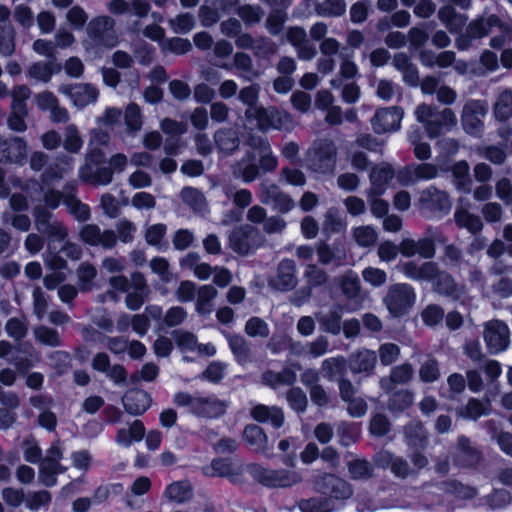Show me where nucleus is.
Segmentation results:
<instances>
[{"instance_id": "obj_19", "label": "nucleus", "mask_w": 512, "mask_h": 512, "mask_svg": "<svg viewBox=\"0 0 512 512\" xmlns=\"http://www.w3.org/2000/svg\"><path fill=\"white\" fill-rule=\"evenodd\" d=\"M298 283L296 264L292 259H282L273 276L268 279L270 288L276 291L287 292L293 290Z\"/></svg>"}, {"instance_id": "obj_41", "label": "nucleus", "mask_w": 512, "mask_h": 512, "mask_svg": "<svg viewBox=\"0 0 512 512\" xmlns=\"http://www.w3.org/2000/svg\"><path fill=\"white\" fill-rule=\"evenodd\" d=\"M232 0H205L199 8L198 17L203 27H211L220 19L219 9H225Z\"/></svg>"}, {"instance_id": "obj_13", "label": "nucleus", "mask_w": 512, "mask_h": 512, "mask_svg": "<svg viewBox=\"0 0 512 512\" xmlns=\"http://www.w3.org/2000/svg\"><path fill=\"white\" fill-rule=\"evenodd\" d=\"M418 205L420 211L428 216H441L449 213L452 202L446 191L429 186L420 192Z\"/></svg>"}, {"instance_id": "obj_30", "label": "nucleus", "mask_w": 512, "mask_h": 512, "mask_svg": "<svg viewBox=\"0 0 512 512\" xmlns=\"http://www.w3.org/2000/svg\"><path fill=\"white\" fill-rule=\"evenodd\" d=\"M379 466L389 468L391 473L400 479H406L415 475V470L402 456L395 455L390 451H382L377 455L376 459Z\"/></svg>"}, {"instance_id": "obj_28", "label": "nucleus", "mask_w": 512, "mask_h": 512, "mask_svg": "<svg viewBox=\"0 0 512 512\" xmlns=\"http://www.w3.org/2000/svg\"><path fill=\"white\" fill-rule=\"evenodd\" d=\"M432 240L427 235L418 240L405 238L399 244L400 253L408 258L419 255L424 259H432L436 254V247Z\"/></svg>"}, {"instance_id": "obj_45", "label": "nucleus", "mask_w": 512, "mask_h": 512, "mask_svg": "<svg viewBox=\"0 0 512 512\" xmlns=\"http://www.w3.org/2000/svg\"><path fill=\"white\" fill-rule=\"evenodd\" d=\"M61 70V65L56 60H49L47 62L39 61L29 66L27 69V76L39 81L47 83L51 80L52 76Z\"/></svg>"}, {"instance_id": "obj_53", "label": "nucleus", "mask_w": 512, "mask_h": 512, "mask_svg": "<svg viewBox=\"0 0 512 512\" xmlns=\"http://www.w3.org/2000/svg\"><path fill=\"white\" fill-rule=\"evenodd\" d=\"M347 367V360L343 356L330 357L322 361L321 372L325 379L333 381L338 376L344 377Z\"/></svg>"}, {"instance_id": "obj_36", "label": "nucleus", "mask_w": 512, "mask_h": 512, "mask_svg": "<svg viewBox=\"0 0 512 512\" xmlns=\"http://www.w3.org/2000/svg\"><path fill=\"white\" fill-rule=\"evenodd\" d=\"M250 416L257 422L270 423L274 428L278 429L284 424V413L277 406H267L257 404L250 410Z\"/></svg>"}, {"instance_id": "obj_15", "label": "nucleus", "mask_w": 512, "mask_h": 512, "mask_svg": "<svg viewBox=\"0 0 512 512\" xmlns=\"http://www.w3.org/2000/svg\"><path fill=\"white\" fill-rule=\"evenodd\" d=\"M488 112V106L485 101L471 99L468 100L461 112V124L464 131L472 136H481L484 130L483 118Z\"/></svg>"}, {"instance_id": "obj_11", "label": "nucleus", "mask_w": 512, "mask_h": 512, "mask_svg": "<svg viewBox=\"0 0 512 512\" xmlns=\"http://www.w3.org/2000/svg\"><path fill=\"white\" fill-rule=\"evenodd\" d=\"M246 118H255L260 131L266 132L270 129H288L292 124L291 116L275 107L265 108L259 106L257 109H246Z\"/></svg>"}, {"instance_id": "obj_17", "label": "nucleus", "mask_w": 512, "mask_h": 512, "mask_svg": "<svg viewBox=\"0 0 512 512\" xmlns=\"http://www.w3.org/2000/svg\"><path fill=\"white\" fill-rule=\"evenodd\" d=\"M114 25L115 22L111 17L100 16L89 22L87 33L95 44L112 48L118 42Z\"/></svg>"}, {"instance_id": "obj_46", "label": "nucleus", "mask_w": 512, "mask_h": 512, "mask_svg": "<svg viewBox=\"0 0 512 512\" xmlns=\"http://www.w3.org/2000/svg\"><path fill=\"white\" fill-rule=\"evenodd\" d=\"M233 63L238 71L239 77L246 82H252L258 79L261 75V73L255 69L253 60L247 53H235Z\"/></svg>"}, {"instance_id": "obj_4", "label": "nucleus", "mask_w": 512, "mask_h": 512, "mask_svg": "<svg viewBox=\"0 0 512 512\" xmlns=\"http://www.w3.org/2000/svg\"><path fill=\"white\" fill-rule=\"evenodd\" d=\"M177 406L188 407L189 411L197 417L214 419L225 414L228 403L219 399L216 395H194L187 392H178L174 396Z\"/></svg>"}, {"instance_id": "obj_35", "label": "nucleus", "mask_w": 512, "mask_h": 512, "mask_svg": "<svg viewBox=\"0 0 512 512\" xmlns=\"http://www.w3.org/2000/svg\"><path fill=\"white\" fill-rule=\"evenodd\" d=\"M404 442L408 448H426L429 435L423 423L412 420L403 427Z\"/></svg>"}, {"instance_id": "obj_49", "label": "nucleus", "mask_w": 512, "mask_h": 512, "mask_svg": "<svg viewBox=\"0 0 512 512\" xmlns=\"http://www.w3.org/2000/svg\"><path fill=\"white\" fill-rule=\"evenodd\" d=\"M318 262L322 265L334 264L342 266L346 260V253L343 250L332 248L326 242H320L316 247Z\"/></svg>"}, {"instance_id": "obj_22", "label": "nucleus", "mask_w": 512, "mask_h": 512, "mask_svg": "<svg viewBox=\"0 0 512 512\" xmlns=\"http://www.w3.org/2000/svg\"><path fill=\"white\" fill-rule=\"evenodd\" d=\"M439 174L438 167L432 163L410 164L400 169L396 178L401 185L408 186L419 181L435 179Z\"/></svg>"}, {"instance_id": "obj_63", "label": "nucleus", "mask_w": 512, "mask_h": 512, "mask_svg": "<svg viewBox=\"0 0 512 512\" xmlns=\"http://www.w3.org/2000/svg\"><path fill=\"white\" fill-rule=\"evenodd\" d=\"M84 141L78 127L75 124H69L64 130L63 148L72 154H78Z\"/></svg>"}, {"instance_id": "obj_1", "label": "nucleus", "mask_w": 512, "mask_h": 512, "mask_svg": "<svg viewBox=\"0 0 512 512\" xmlns=\"http://www.w3.org/2000/svg\"><path fill=\"white\" fill-rule=\"evenodd\" d=\"M496 28L499 34L490 39L489 45L493 49L501 50L508 39L512 38V24L502 20L497 14L482 15L468 23L465 31L455 40L456 47L465 51L473 45V41L487 37Z\"/></svg>"}, {"instance_id": "obj_25", "label": "nucleus", "mask_w": 512, "mask_h": 512, "mask_svg": "<svg viewBox=\"0 0 512 512\" xmlns=\"http://www.w3.org/2000/svg\"><path fill=\"white\" fill-rule=\"evenodd\" d=\"M81 241L90 246H101L103 249H113L117 244L116 233L113 230H101L96 224H86L79 231Z\"/></svg>"}, {"instance_id": "obj_20", "label": "nucleus", "mask_w": 512, "mask_h": 512, "mask_svg": "<svg viewBox=\"0 0 512 512\" xmlns=\"http://www.w3.org/2000/svg\"><path fill=\"white\" fill-rule=\"evenodd\" d=\"M452 460L459 467L473 468L482 461V452L468 437L461 435L452 452Z\"/></svg>"}, {"instance_id": "obj_14", "label": "nucleus", "mask_w": 512, "mask_h": 512, "mask_svg": "<svg viewBox=\"0 0 512 512\" xmlns=\"http://www.w3.org/2000/svg\"><path fill=\"white\" fill-rule=\"evenodd\" d=\"M258 198L262 204L272 206L273 210L282 214L288 213L295 207L292 197L267 179L259 184Z\"/></svg>"}, {"instance_id": "obj_61", "label": "nucleus", "mask_w": 512, "mask_h": 512, "mask_svg": "<svg viewBox=\"0 0 512 512\" xmlns=\"http://www.w3.org/2000/svg\"><path fill=\"white\" fill-rule=\"evenodd\" d=\"M165 496L174 502L183 503L192 498V487L187 481L174 482L167 486Z\"/></svg>"}, {"instance_id": "obj_59", "label": "nucleus", "mask_w": 512, "mask_h": 512, "mask_svg": "<svg viewBox=\"0 0 512 512\" xmlns=\"http://www.w3.org/2000/svg\"><path fill=\"white\" fill-rule=\"evenodd\" d=\"M33 335L36 342H38L41 345L53 348L62 345V338L60 336V333L52 327L46 325H38L34 327Z\"/></svg>"}, {"instance_id": "obj_34", "label": "nucleus", "mask_w": 512, "mask_h": 512, "mask_svg": "<svg viewBox=\"0 0 512 512\" xmlns=\"http://www.w3.org/2000/svg\"><path fill=\"white\" fill-rule=\"evenodd\" d=\"M343 312V305L335 303L327 312H316L315 318L322 331L332 335H338L341 331Z\"/></svg>"}, {"instance_id": "obj_51", "label": "nucleus", "mask_w": 512, "mask_h": 512, "mask_svg": "<svg viewBox=\"0 0 512 512\" xmlns=\"http://www.w3.org/2000/svg\"><path fill=\"white\" fill-rule=\"evenodd\" d=\"M338 283L343 295L348 300L360 298L361 282L358 275L353 270H347L338 278Z\"/></svg>"}, {"instance_id": "obj_21", "label": "nucleus", "mask_w": 512, "mask_h": 512, "mask_svg": "<svg viewBox=\"0 0 512 512\" xmlns=\"http://www.w3.org/2000/svg\"><path fill=\"white\" fill-rule=\"evenodd\" d=\"M286 40L295 49L297 58L311 61L317 55L316 46L310 42L306 30L301 26H289L286 29Z\"/></svg>"}, {"instance_id": "obj_27", "label": "nucleus", "mask_w": 512, "mask_h": 512, "mask_svg": "<svg viewBox=\"0 0 512 512\" xmlns=\"http://www.w3.org/2000/svg\"><path fill=\"white\" fill-rule=\"evenodd\" d=\"M58 91L68 96L79 108L94 103L99 95L98 90L88 83L61 85Z\"/></svg>"}, {"instance_id": "obj_52", "label": "nucleus", "mask_w": 512, "mask_h": 512, "mask_svg": "<svg viewBox=\"0 0 512 512\" xmlns=\"http://www.w3.org/2000/svg\"><path fill=\"white\" fill-rule=\"evenodd\" d=\"M440 261L448 269L459 270L465 263L462 248L454 243L446 244L442 249Z\"/></svg>"}, {"instance_id": "obj_8", "label": "nucleus", "mask_w": 512, "mask_h": 512, "mask_svg": "<svg viewBox=\"0 0 512 512\" xmlns=\"http://www.w3.org/2000/svg\"><path fill=\"white\" fill-rule=\"evenodd\" d=\"M416 293L408 283H395L388 287L383 303L393 317H402L414 306Z\"/></svg>"}, {"instance_id": "obj_54", "label": "nucleus", "mask_w": 512, "mask_h": 512, "mask_svg": "<svg viewBox=\"0 0 512 512\" xmlns=\"http://www.w3.org/2000/svg\"><path fill=\"white\" fill-rule=\"evenodd\" d=\"M454 220L459 228H465L472 234H477L483 229L481 218L464 208L455 210Z\"/></svg>"}, {"instance_id": "obj_60", "label": "nucleus", "mask_w": 512, "mask_h": 512, "mask_svg": "<svg viewBox=\"0 0 512 512\" xmlns=\"http://www.w3.org/2000/svg\"><path fill=\"white\" fill-rule=\"evenodd\" d=\"M413 400L414 394L410 390H397L389 397L387 408L392 413H401L412 405Z\"/></svg>"}, {"instance_id": "obj_47", "label": "nucleus", "mask_w": 512, "mask_h": 512, "mask_svg": "<svg viewBox=\"0 0 512 512\" xmlns=\"http://www.w3.org/2000/svg\"><path fill=\"white\" fill-rule=\"evenodd\" d=\"M453 184L457 190L469 194L472 191L470 167L466 161L456 162L452 166Z\"/></svg>"}, {"instance_id": "obj_43", "label": "nucleus", "mask_w": 512, "mask_h": 512, "mask_svg": "<svg viewBox=\"0 0 512 512\" xmlns=\"http://www.w3.org/2000/svg\"><path fill=\"white\" fill-rule=\"evenodd\" d=\"M38 479L46 487H53L57 484V475L65 473L67 468L58 461L44 459L38 463Z\"/></svg>"}, {"instance_id": "obj_42", "label": "nucleus", "mask_w": 512, "mask_h": 512, "mask_svg": "<svg viewBox=\"0 0 512 512\" xmlns=\"http://www.w3.org/2000/svg\"><path fill=\"white\" fill-rule=\"evenodd\" d=\"M229 344L236 361L240 365H247L252 362V350L250 343L239 334H226Z\"/></svg>"}, {"instance_id": "obj_2", "label": "nucleus", "mask_w": 512, "mask_h": 512, "mask_svg": "<svg viewBox=\"0 0 512 512\" xmlns=\"http://www.w3.org/2000/svg\"><path fill=\"white\" fill-rule=\"evenodd\" d=\"M414 115L430 139L451 131L457 126V117L450 108L439 109L437 106L426 103L419 104Z\"/></svg>"}, {"instance_id": "obj_33", "label": "nucleus", "mask_w": 512, "mask_h": 512, "mask_svg": "<svg viewBox=\"0 0 512 512\" xmlns=\"http://www.w3.org/2000/svg\"><path fill=\"white\" fill-rule=\"evenodd\" d=\"M414 375V369L410 363H403L393 367L389 376L380 378L379 385L381 389L389 393L397 385H405L411 381Z\"/></svg>"}, {"instance_id": "obj_6", "label": "nucleus", "mask_w": 512, "mask_h": 512, "mask_svg": "<svg viewBox=\"0 0 512 512\" xmlns=\"http://www.w3.org/2000/svg\"><path fill=\"white\" fill-rule=\"evenodd\" d=\"M105 160L103 151L92 150L84 155L83 164L79 167L78 178L94 186H105L111 183V169L101 166Z\"/></svg>"}, {"instance_id": "obj_26", "label": "nucleus", "mask_w": 512, "mask_h": 512, "mask_svg": "<svg viewBox=\"0 0 512 512\" xmlns=\"http://www.w3.org/2000/svg\"><path fill=\"white\" fill-rule=\"evenodd\" d=\"M27 157V143L20 137L3 138L0 135V163L23 164Z\"/></svg>"}, {"instance_id": "obj_55", "label": "nucleus", "mask_w": 512, "mask_h": 512, "mask_svg": "<svg viewBox=\"0 0 512 512\" xmlns=\"http://www.w3.org/2000/svg\"><path fill=\"white\" fill-rule=\"evenodd\" d=\"M218 291L212 285H203L197 291L196 311L200 315H208L213 311V300L217 297Z\"/></svg>"}, {"instance_id": "obj_23", "label": "nucleus", "mask_w": 512, "mask_h": 512, "mask_svg": "<svg viewBox=\"0 0 512 512\" xmlns=\"http://www.w3.org/2000/svg\"><path fill=\"white\" fill-rule=\"evenodd\" d=\"M346 360L352 374L369 377L375 372L377 354L373 350L360 348L350 353Z\"/></svg>"}, {"instance_id": "obj_38", "label": "nucleus", "mask_w": 512, "mask_h": 512, "mask_svg": "<svg viewBox=\"0 0 512 512\" xmlns=\"http://www.w3.org/2000/svg\"><path fill=\"white\" fill-rule=\"evenodd\" d=\"M296 379V373L291 368L285 367L280 372L267 369L261 374L260 383L276 390L280 386H292Z\"/></svg>"}, {"instance_id": "obj_48", "label": "nucleus", "mask_w": 512, "mask_h": 512, "mask_svg": "<svg viewBox=\"0 0 512 512\" xmlns=\"http://www.w3.org/2000/svg\"><path fill=\"white\" fill-rule=\"evenodd\" d=\"M493 114L497 121L506 122L512 117V90L507 88L499 92L493 104Z\"/></svg>"}, {"instance_id": "obj_39", "label": "nucleus", "mask_w": 512, "mask_h": 512, "mask_svg": "<svg viewBox=\"0 0 512 512\" xmlns=\"http://www.w3.org/2000/svg\"><path fill=\"white\" fill-rule=\"evenodd\" d=\"M213 138L218 151L225 155H232L240 146L237 131L229 127L216 130Z\"/></svg>"}, {"instance_id": "obj_24", "label": "nucleus", "mask_w": 512, "mask_h": 512, "mask_svg": "<svg viewBox=\"0 0 512 512\" xmlns=\"http://www.w3.org/2000/svg\"><path fill=\"white\" fill-rule=\"evenodd\" d=\"M431 282L435 292L452 300H459L466 294V286L458 283L451 273L440 269L439 266Z\"/></svg>"}, {"instance_id": "obj_44", "label": "nucleus", "mask_w": 512, "mask_h": 512, "mask_svg": "<svg viewBox=\"0 0 512 512\" xmlns=\"http://www.w3.org/2000/svg\"><path fill=\"white\" fill-rule=\"evenodd\" d=\"M243 439L254 452L265 453L268 449V437L264 430L256 424H249L244 428Z\"/></svg>"}, {"instance_id": "obj_9", "label": "nucleus", "mask_w": 512, "mask_h": 512, "mask_svg": "<svg viewBox=\"0 0 512 512\" xmlns=\"http://www.w3.org/2000/svg\"><path fill=\"white\" fill-rule=\"evenodd\" d=\"M34 224L37 231L49 241L63 242L69 235L66 225L55 219L53 214L42 205L33 209Z\"/></svg>"}, {"instance_id": "obj_31", "label": "nucleus", "mask_w": 512, "mask_h": 512, "mask_svg": "<svg viewBox=\"0 0 512 512\" xmlns=\"http://www.w3.org/2000/svg\"><path fill=\"white\" fill-rule=\"evenodd\" d=\"M232 176L244 183H251L260 176V167L255 162V154L247 151L245 155L230 166Z\"/></svg>"}, {"instance_id": "obj_29", "label": "nucleus", "mask_w": 512, "mask_h": 512, "mask_svg": "<svg viewBox=\"0 0 512 512\" xmlns=\"http://www.w3.org/2000/svg\"><path fill=\"white\" fill-rule=\"evenodd\" d=\"M437 266L438 264L434 261L418 263L417 261L409 260L399 264L398 269L409 279L420 282H431L437 271Z\"/></svg>"}, {"instance_id": "obj_58", "label": "nucleus", "mask_w": 512, "mask_h": 512, "mask_svg": "<svg viewBox=\"0 0 512 512\" xmlns=\"http://www.w3.org/2000/svg\"><path fill=\"white\" fill-rule=\"evenodd\" d=\"M489 412L490 402L487 400L486 403H483L475 398L469 399L465 406L457 410L458 416L469 420H477L482 415L489 414Z\"/></svg>"}, {"instance_id": "obj_56", "label": "nucleus", "mask_w": 512, "mask_h": 512, "mask_svg": "<svg viewBox=\"0 0 512 512\" xmlns=\"http://www.w3.org/2000/svg\"><path fill=\"white\" fill-rule=\"evenodd\" d=\"M77 284L81 292H90L94 288V280L97 277V269L90 262H82L77 270Z\"/></svg>"}, {"instance_id": "obj_5", "label": "nucleus", "mask_w": 512, "mask_h": 512, "mask_svg": "<svg viewBox=\"0 0 512 512\" xmlns=\"http://www.w3.org/2000/svg\"><path fill=\"white\" fill-rule=\"evenodd\" d=\"M435 491H442L453 495L460 500H471L478 494L477 489L473 486L465 485L458 480L450 479L439 482L437 484H425L423 486V494L421 496L424 508L431 510L435 504H439L441 499L439 496L430 500V496L435 495Z\"/></svg>"}, {"instance_id": "obj_62", "label": "nucleus", "mask_w": 512, "mask_h": 512, "mask_svg": "<svg viewBox=\"0 0 512 512\" xmlns=\"http://www.w3.org/2000/svg\"><path fill=\"white\" fill-rule=\"evenodd\" d=\"M349 476L353 480H368L373 476L374 468L366 459L356 458L347 462Z\"/></svg>"}, {"instance_id": "obj_64", "label": "nucleus", "mask_w": 512, "mask_h": 512, "mask_svg": "<svg viewBox=\"0 0 512 512\" xmlns=\"http://www.w3.org/2000/svg\"><path fill=\"white\" fill-rule=\"evenodd\" d=\"M181 198L195 212L203 213L207 211L206 199L198 189L185 187L181 191Z\"/></svg>"}, {"instance_id": "obj_16", "label": "nucleus", "mask_w": 512, "mask_h": 512, "mask_svg": "<svg viewBox=\"0 0 512 512\" xmlns=\"http://www.w3.org/2000/svg\"><path fill=\"white\" fill-rule=\"evenodd\" d=\"M483 337L490 354L503 352L510 344V330L504 321L498 319L485 323Z\"/></svg>"}, {"instance_id": "obj_12", "label": "nucleus", "mask_w": 512, "mask_h": 512, "mask_svg": "<svg viewBox=\"0 0 512 512\" xmlns=\"http://www.w3.org/2000/svg\"><path fill=\"white\" fill-rule=\"evenodd\" d=\"M265 238L256 227L243 225L229 235L230 248L239 255H248L261 247Z\"/></svg>"}, {"instance_id": "obj_32", "label": "nucleus", "mask_w": 512, "mask_h": 512, "mask_svg": "<svg viewBox=\"0 0 512 512\" xmlns=\"http://www.w3.org/2000/svg\"><path fill=\"white\" fill-rule=\"evenodd\" d=\"M122 404L127 413L140 416L150 408L152 397L142 389H130L123 395Z\"/></svg>"}, {"instance_id": "obj_7", "label": "nucleus", "mask_w": 512, "mask_h": 512, "mask_svg": "<svg viewBox=\"0 0 512 512\" xmlns=\"http://www.w3.org/2000/svg\"><path fill=\"white\" fill-rule=\"evenodd\" d=\"M248 472L255 481L269 488L291 487L302 481L301 474L295 470H273L252 464L248 466Z\"/></svg>"}, {"instance_id": "obj_18", "label": "nucleus", "mask_w": 512, "mask_h": 512, "mask_svg": "<svg viewBox=\"0 0 512 512\" xmlns=\"http://www.w3.org/2000/svg\"><path fill=\"white\" fill-rule=\"evenodd\" d=\"M404 111L401 107L391 106L376 110L370 123L376 134L395 132L400 129Z\"/></svg>"}, {"instance_id": "obj_37", "label": "nucleus", "mask_w": 512, "mask_h": 512, "mask_svg": "<svg viewBox=\"0 0 512 512\" xmlns=\"http://www.w3.org/2000/svg\"><path fill=\"white\" fill-rule=\"evenodd\" d=\"M74 167V158L69 155H61L56 158L55 162L49 165L41 175L43 183H50L63 179L69 174Z\"/></svg>"}, {"instance_id": "obj_10", "label": "nucleus", "mask_w": 512, "mask_h": 512, "mask_svg": "<svg viewBox=\"0 0 512 512\" xmlns=\"http://www.w3.org/2000/svg\"><path fill=\"white\" fill-rule=\"evenodd\" d=\"M315 491L329 495L331 499L347 500L353 495L352 485L345 479L331 473H319L311 480Z\"/></svg>"}, {"instance_id": "obj_3", "label": "nucleus", "mask_w": 512, "mask_h": 512, "mask_svg": "<svg viewBox=\"0 0 512 512\" xmlns=\"http://www.w3.org/2000/svg\"><path fill=\"white\" fill-rule=\"evenodd\" d=\"M337 157L338 148L332 139H315L305 152L306 168L320 175L334 174Z\"/></svg>"}, {"instance_id": "obj_40", "label": "nucleus", "mask_w": 512, "mask_h": 512, "mask_svg": "<svg viewBox=\"0 0 512 512\" xmlns=\"http://www.w3.org/2000/svg\"><path fill=\"white\" fill-rule=\"evenodd\" d=\"M395 177L393 167L388 163H381L372 168L370 172L371 194L381 195L386 185Z\"/></svg>"}, {"instance_id": "obj_50", "label": "nucleus", "mask_w": 512, "mask_h": 512, "mask_svg": "<svg viewBox=\"0 0 512 512\" xmlns=\"http://www.w3.org/2000/svg\"><path fill=\"white\" fill-rule=\"evenodd\" d=\"M145 435V427L141 420H134L129 428H121L117 431L116 442L129 447L133 441H141Z\"/></svg>"}, {"instance_id": "obj_57", "label": "nucleus", "mask_w": 512, "mask_h": 512, "mask_svg": "<svg viewBox=\"0 0 512 512\" xmlns=\"http://www.w3.org/2000/svg\"><path fill=\"white\" fill-rule=\"evenodd\" d=\"M346 226V219L337 207H330L326 211L322 224L323 232L327 234L339 233L343 231Z\"/></svg>"}]
</instances>
